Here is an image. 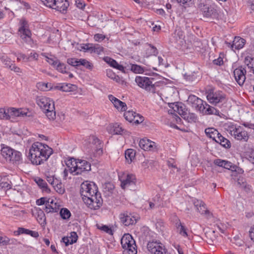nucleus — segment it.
Returning a JSON list of instances; mask_svg holds the SVG:
<instances>
[{
    "label": "nucleus",
    "instance_id": "nucleus-59",
    "mask_svg": "<svg viewBox=\"0 0 254 254\" xmlns=\"http://www.w3.org/2000/svg\"><path fill=\"white\" fill-rule=\"evenodd\" d=\"M47 201L46 197H41L36 200V204L38 205H42L44 204H46V203H47Z\"/></svg>",
    "mask_w": 254,
    "mask_h": 254
},
{
    "label": "nucleus",
    "instance_id": "nucleus-14",
    "mask_svg": "<svg viewBox=\"0 0 254 254\" xmlns=\"http://www.w3.org/2000/svg\"><path fill=\"white\" fill-rule=\"evenodd\" d=\"M208 101L212 104L216 105L219 103L224 102L225 101L226 95L221 91L214 92L210 90L207 95Z\"/></svg>",
    "mask_w": 254,
    "mask_h": 254
},
{
    "label": "nucleus",
    "instance_id": "nucleus-56",
    "mask_svg": "<svg viewBox=\"0 0 254 254\" xmlns=\"http://www.w3.org/2000/svg\"><path fill=\"white\" fill-rule=\"evenodd\" d=\"M69 238L71 239V243L76 242L78 238V236L75 232H71L70 233Z\"/></svg>",
    "mask_w": 254,
    "mask_h": 254
},
{
    "label": "nucleus",
    "instance_id": "nucleus-33",
    "mask_svg": "<svg viewBox=\"0 0 254 254\" xmlns=\"http://www.w3.org/2000/svg\"><path fill=\"white\" fill-rule=\"evenodd\" d=\"M236 166L233 165L232 163L228 161H226L224 162L223 168L228 170L232 171V174L231 175L233 179L236 180V178H234L236 176Z\"/></svg>",
    "mask_w": 254,
    "mask_h": 254
},
{
    "label": "nucleus",
    "instance_id": "nucleus-63",
    "mask_svg": "<svg viewBox=\"0 0 254 254\" xmlns=\"http://www.w3.org/2000/svg\"><path fill=\"white\" fill-rule=\"evenodd\" d=\"M105 38V36L101 34H96L94 36V39L97 41L103 40Z\"/></svg>",
    "mask_w": 254,
    "mask_h": 254
},
{
    "label": "nucleus",
    "instance_id": "nucleus-6",
    "mask_svg": "<svg viewBox=\"0 0 254 254\" xmlns=\"http://www.w3.org/2000/svg\"><path fill=\"white\" fill-rule=\"evenodd\" d=\"M154 79L145 76H137L135 79V81L137 85L147 92L155 93L157 83H153Z\"/></svg>",
    "mask_w": 254,
    "mask_h": 254
},
{
    "label": "nucleus",
    "instance_id": "nucleus-42",
    "mask_svg": "<svg viewBox=\"0 0 254 254\" xmlns=\"http://www.w3.org/2000/svg\"><path fill=\"white\" fill-rule=\"evenodd\" d=\"M56 69L59 71V72L61 73H66V67L65 65V64L63 63H62L59 61L57 64L56 65V67H55Z\"/></svg>",
    "mask_w": 254,
    "mask_h": 254
},
{
    "label": "nucleus",
    "instance_id": "nucleus-7",
    "mask_svg": "<svg viewBox=\"0 0 254 254\" xmlns=\"http://www.w3.org/2000/svg\"><path fill=\"white\" fill-rule=\"evenodd\" d=\"M71 168H73L72 172L75 173V175H80L82 173L89 172L91 170V165L87 161L84 160L71 159Z\"/></svg>",
    "mask_w": 254,
    "mask_h": 254
},
{
    "label": "nucleus",
    "instance_id": "nucleus-4",
    "mask_svg": "<svg viewBox=\"0 0 254 254\" xmlns=\"http://www.w3.org/2000/svg\"><path fill=\"white\" fill-rule=\"evenodd\" d=\"M1 154L7 161L12 164H19L22 160L21 152L8 146L1 148Z\"/></svg>",
    "mask_w": 254,
    "mask_h": 254
},
{
    "label": "nucleus",
    "instance_id": "nucleus-22",
    "mask_svg": "<svg viewBox=\"0 0 254 254\" xmlns=\"http://www.w3.org/2000/svg\"><path fill=\"white\" fill-rule=\"evenodd\" d=\"M169 107L171 108L174 112L178 113L180 115H185L186 113L185 108L182 103L177 102L171 103Z\"/></svg>",
    "mask_w": 254,
    "mask_h": 254
},
{
    "label": "nucleus",
    "instance_id": "nucleus-27",
    "mask_svg": "<svg viewBox=\"0 0 254 254\" xmlns=\"http://www.w3.org/2000/svg\"><path fill=\"white\" fill-rule=\"evenodd\" d=\"M56 88L64 92H70L75 90L76 86L70 83H63L57 86Z\"/></svg>",
    "mask_w": 254,
    "mask_h": 254
},
{
    "label": "nucleus",
    "instance_id": "nucleus-13",
    "mask_svg": "<svg viewBox=\"0 0 254 254\" xmlns=\"http://www.w3.org/2000/svg\"><path fill=\"white\" fill-rule=\"evenodd\" d=\"M198 7L204 17L207 18L214 17L218 15L217 10L211 5L200 3Z\"/></svg>",
    "mask_w": 254,
    "mask_h": 254
},
{
    "label": "nucleus",
    "instance_id": "nucleus-5",
    "mask_svg": "<svg viewBox=\"0 0 254 254\" xmlns=\"http://www.w3.org/2000/svg\"><path fill=\"white\" fill-rule=\"evenodd\" d=\"M121 244L124 249L123 254H136L135 242L131 235L125 234L121 239Z\"/></svg>",
    "mask_w": 254,
    "mask_h": 254
},
{
    "label": "nucleus",
    "instance_id": "nucleus-61",
    "mask_svg": "<svg viewBox=\"0 0 254 254\" xmlns=\"http://www.w3.org/2000/svg\"><path fill=\"white\" fill-rule=\"evenodd\" d=\"M11 70H13L16 73H21V69L18 66H16L15 64H12L10 67L9 68Z\"/></svg>",
    "mask_w": 254,
    "mask_h": 254
},
{
    "label": "nucleus",
    "instance_id": "nucleus-44",
    "mask_svg": "<svg viewBox=\"0 0 254 254\" xmlns=\"http://www.w3.org/2000/svg\"><path fill=\"white\" fill-rule=\"evenodd\" d=\"M131 70L136 73H141L144 72L143 67L137 64H132L131 65Z\"/></svg>",
    "mask_w": 254,
    "mask_h": 254
},
{
    "label": "nucleus",
    "instance_id": "nucleus-50",
    "mask_svg": "<svg viewBox=\"0 0 254 254\" xmlns=\"http://www.w3.org/2000/svg\"><path fill=\"white\" fill-rule=\"evenodd\" d=\"M42 2L47 7L53 8L55 6L57 0H41Z\"/></svg>",
    "mask_w": 254,
    "mask_h": 254
},
{
    "label": "nucleus",
    "instance_id": "nucleus-16",
    "mask_svg": "<svg viewBox=\"0 0 254 254\" xmlns=\"http://www.w3.org/2000/svg\"><path fill=\"white\" fill-rule=\"evenodd\" d=\"M246 70L242 66L239 67L234 70L235 79L238 84L242 86L246 80Z\"/></svg>",
    "mask_w": 254,
    "mask_h": 254
},
{
    "label": "nucleus",
    "instance_id": "nucleus-40",
    "mask_svg": "<svg viewBox=\"0 0 254 254\" xmlns=\"http://www.w3.org/2000/svg\"><path fill=\"white\" fill-rule=\"evenodd\" d=\"M8 112V109L0 108V120H9Z\"/></svg>",
    "mask_w": 254,
    "mask_h": 254
},
{
    "label": "nucleus",
    "instance_id": "nucleus-31",
    "mask_svg": "<svg viewBox=\"0 0 254 254\" xmlns=\"http://www.w3.org/2000/svg\"><path fill=\"white\" fill-rule=\"evenodd\" d=\"M92 143L95 145L94 149L99 155L102 153V145L101 141L97 137H93Z\"/></svg>",
    "mask_w": 254,
    "mask_h": 254
},
{
    "label": "nucleus",
    "instance_id": "nucleus-2",
    "mask_svg": "<svg viewBox=\"0 0 254 254\" xmlns=\"http://www.w3.org/2000/svg\"><path fill=\"white\" fill-rule=\"evenodd\" d=\"M36 103L49 120H54L56 118L54 103L50 98L43 96H37Z\"/></svg>",
    "mask_w": 254,
    "mask_h": 254
},
{
    "label": "nucleus",
    "instance_id": "nucleus-64",
    "mask_svg": "<svg viewBox=\"0 0 254 254\" xmlns=\"http://www.w3.org/2000/svg\"><path fill=\"white\" fill-rule=\"evenodd\" d=\"M63 242L65 244V246H67L69 244H72L74 243H71V239L69 237H64L62 239Z\"/></svg>",
    "mask_w": 254,
    "mask_h": 254
},
{
    "label": "nucleus",
    "instance_id": "nucleus-55",
    "mask_svg": "<svg viewBox=\"0 0 254 254\" xmlns=\"http://www.w3.org/2000/svg\"><path fill=\"white\" fill-rule=\"evenodd\" d=\"M22 60L24 62H28L30 61V57H27L24 54H19L17 57V61H19Z\"/></svg>",
    "mask_w": 254,
    "mask_h": 254
},
{
    "label": "nucleus",
    "instance_id": "nucleus-53",
    "mask_svg": "<svg viewBox=\"0 0 254 254\" xmlns=\"http://www.w3.org/2000/svg\"><path fill=\"white\" fill-rule=\"evenodd\" d=\"M248 160L253 163H254V149H251L247 154Z\"/></svg>",
    "mask_w": 254,
    "mask_h": 254
},
{
    "label": "nucleus",
    "instance_id": "nucleus-58",
    "mask_svg": "<svg viewBox=\"0 0 254 254\" xmlns=\"http://www.w3.org/2000/svg\"><path fill=\"white\" fill-rule=\"evenodd\" d=\"M100 229L101 230L106 232L108 234H113L112 229L110 228H109V227H108L107 226H106V225L102 226V227H101L100 228Z\"/></svg>",
    "mask_w": 254,
    "mask_h": 254
},
{
    "label": "nucleus",
    "instance_id": "nucleus-43",
    "mask_svg": "<svg viewBox=\"0 0 254 254\" xmlns=\"http://www.w3.org/2000/svg\"><path fill=\"white\" fill-rule=\"evenodd\" d=\"M79 62L80 65H82L88 69L91 70L93 68V64L85 59H81Z\"/></svg>",
    "mask_w": 254,
    "mask_h": 254
},
{
    "label": "nucleus",
    "instance_id": "nucleus-38",
    "mask_svg": "<svg viewBox=\"0 0 254 254\" xmlns=\"http://www.w3.org/2000/svg\"><path fill=\"white\" fill-rule=\"evenodd\" d=\"M37 220L41 224H46V217L44 212L42 210H39L37 213Z\"/></svg>",
    "mask_w": 254,
    "mask_h": 254
},
{
    "label": "nucleus",
    "instance_id": "nucleus-32",
    "mask_svg": "<svg viewBox=\"0 0 254 254\" xmlns=\"http://www.w3.org/2000/svg\"><path fill=\"white\" fill-rule=\"evenodd\" d=\"M216 142L220 143L223 147L226 148H230L231 146L230 141L222 136L221 134L217 136V139Z\"/></svg>",
    "mask_w": 254,
    "mask_h": 254
},
{
    "label": "nucleus",
    "instance_id": "nucleus-18",
    "mask_svg": "<svg viewBox=\"0 0 254 254\" xmlns=\"http://www.w3.org/2000/svg\"><path fill=\"white\" fill-rule=\"evenodd\" d=\"M140 147L144 150H153L156 148L155 143L149 139L143 138L139 142Z\"/></svg>",
    "mask_w": 254,
    "mask_h": 254
},
{
    "label": "nucleus",
    "instance_id": "nucleus-1",
    "mask_svg": "<svg viewBox=\"0 0 254 254\" xmlns=\"http://www.w3.org/2000/svg\"><path fill=\"white\" fill-rule=\"evenodd\" d=\"M53 153V149L48 145L36 142L29 149L28 157L33 164L38 165L46 161Z\"/></svg>",
    "mask_w": 254,
    "mask_h": 254
},
{
    "label": "nucleus",
    "instance_id": "nucleus-29",
    "mask_svg": "<svg viewBox=\"0 0 254 254\" xmlns=\"http://www.w3.org/2000/svg\"><path fill=\"white\" fill-rule=\"evenodd\" d=\"M176 227L177 228L179 233L184 237H187L188 234L185 227L182 224L180 220L175 216Z\"/></svg>",
    "mask_w": 254,
    "mask_h": 254
},
{
    "label": "nucleus",
    "instance_id": "nucleus-34",
    "mask_svg": "<svg viewBox=\"0 0 254 254\" xmlns=\"http://www.w3.org/2000/svg\"><path fill=\"white\" fill-rule=\"evenodd\" d=\"M58 208L56 207V203H53V201L52 200L50 202L48 200L46 203V206L45 211L47 213H54L58 212Z\"/></svg>",
    "mask_w": 254,
    "mask_h": 254
},
{
    "label": "nucleus",
    "instance_id": "nucleus-8",
    "mask_svg": "<svg viewBox=\"0 0 254 254\" xmlns=\"http://www.w3.org/2000/svg\"><path fill=\"white\" fill-rule=\"evenodd\" d=\"M20 26L18 29V35L26 43L31 44L32 43L31 32L29 29L27 21L24 19H21L19 22Z\"/></svg>",
    "mask_w": 254,
    "mask_h": 254
},
{
    "label": "nucleus",
    "instance_id": "nucleus-25",
    "mask_svg": "<svg viewBox=\"0 0 254 254\" xmlns=\"http://www.w3.org/2000/svg\"><path fill=\"white\" fill-rule=\"evenodd\" d=\"M246 40L240 37H235L231 45V48H234L237 50L241 49L244 46Z\"/></svg>",
    "mask_w": 254,
    "mask_h": 254
},
{
    "label": "nucleus",
    "instance_id": "nucleus-30",
    "mask_svg": "<svg viewBox=\"0 0 254 254\" xmlns=\"http://www.w3.org/2000/svg\"><path fill=\"white\" fill-rule=\"evenodd\" d=\"M105 60L111 66L117 68L123 72H125L124 67L122 65L119 64L115 60L109 57H106L105 59Z\"/></svg>",
    "mask_w": 254,
    "mask_h": 254
},
{
    "label": "nucleus",
    "instance_id": "nucleus-3",
    "mask_svg": "<svg viewBox=\"0 0 254 254\" xmlns=\"http://www.w3.org/2000/svg\"><path fill=\"white\" fill-rule=\"evenodd\" d=\"M224 128L231 136L237 140L247 141L249 139L248 132L240 126L232 123H227L224 125Z\"/></svg>",
    "mask_w": 254,
    "mask_h": 254
},
{
    "label": "nucleus",
    "instance_id": "nucleus-36",
    "mask_svg": "<svg viewBox=\"0 0 254 254\" xmlns=\"http://www.w3.org/2000/svg\"><path fill=\"white\" fill-rule=\"evenodd\" d=\"M135 156V151L132 149H128L125 151V158L129 164L134 159Z\"/></svg>",
    "mask_w": 254,
    "mask_h": 254
},
{
    "label": "nucleus",
    "instance_id": "nucleus-45",
    "mask_svg": "<svg viewBox=\"0 0 254 254\" xmlns=\"http://www.w3.org/2000/svg\"><path fill=\"white\" fill-rule=\"evenodd\" d=\"M114 133L116 134H122L124 132V129L120 125L116 124L113 126Z\"/></svg>",
    "mask_w": 254,
    "mask_h": 254
},
{
    "label": "nucleus",
    "instance_id": "nucleus-51",
    "mask_svg": "<svg viewBox=\"0 0 254 254\" xmlns=\"http://www.w3.org/2000/svg\"><path fill=\"white\" fill-rule=\"evenodd\" d=\"M67 63L73 66H77L80 65V62L79 60H78L77 59H76L75 58H70L68 59L67 60Z\"/></svg>",
    "mask_w": 254,
    "mask_h": 254
},
{
    "label": "nucleus",
    "instance_id": "nucleus-41",
    "mask_svg": "<svg viewBox=\"0 0 254 254\" xmlns=\"http://www.w3.org/2000/svg\"><path fill=\"white\" fill-rule=\"evenodd\" d=\"M60 215L63 219H68L71 216L69 210L66 208H63L60 210Z\"/></svg>",
    "mask_w": 254,
    "mask_h": 254
},
{
    "label": "nucleus",
    "instance_id": "nucleus-35",
    "mask_svg": "<svg viewBox=\"0 0 254 254\" xmlns=\"http://www.w3.org/2000/svg\"><path fill=\"white\" fill-rule=\"evenodd\" d=\"M237 179V185L239 187L244 189L247 191L250 190V187L247 185L245 179L241 176H239Z\"/></svg>",
    "mask_w": 254,
    "mask_h": 254
},
{
    "label": "nucleus",
    "instance_id": "nucleus-11",
    "mask_svg": "<svg viewBox=\"0 0 254 254\" xmlns=\"http://www.w3.org/2000/svg\"><path fill=\"white\" fill-rule=\"evenodd\" d=\"M147 248L152 254H166L167 252L164 245L159 241L153 240L149 242Z\"/></svg>",
    "mask_w": 254,
    "mask_h": 254
},
{
    "label": "nucleus",
    "instance_id": "nucleus-57",
    "mask_svg": "<svg viewBox=\"0 0 254 254\" xmlns=\"http://www.w3.org/2000/svg\"><path fill=\"white\" fill-rule=\"evenodd\" d=\"M11 188V186L7 182H2L0 183V189L9 190Z\"/></svg>",
    "mask_w": 254,
    "mask_h": 254
},
{
    "label": "nucleus",
    "instance_id": "nucleus-28",
    "mask_svg": "<svg viewBox=\"0 0 254 254\" xmlns=\"http://www.w3.org/2000/svg\"><path fill=\"white\" fill-rule=\"evenodd\" d=\"M201 113L206 115H219V112L215 108L209 106L208 104L205 102L204 109L201 111Z\"/></svg>",
    "mask_w": 254,
    "mask_h": 254
},
{
    "label": "nucleus",
    "instance_id": "nucleus-20",
    "mask_svg": "<svg viewBox=\"0 0 254 254\" xmlns=\"http://www.w3.org/2000/svg\"><path fill=\"white\" fill-rule=\"evenodd\" d=\"M108 98L116 108L118 110L120 109L121 111H125L126 110L127 105L125 103L120 101L112 95H109Z\"/></svg>",
    "mask_w": 254,
    "mask_h": 254
},
{
    "label": "nucleus",
    "instance_id": "nucleus-52",
    "mask_svg": "<svg viewBox=\"0 0 254 254\" xmlns=\"http://www.w3.org/2000/svg\"><path fill=\"white\" fill-rule=\"evenodd\" d=\"M10 240L6 236H0V245H7L9 243Z\"/></svg>",
    "mask_w": 254,
    "mask_h": 254
},
{
    "label": "nucleus",
    "instance_id": "nucleus-39",
    "mask_svg": "<svg viewBox=\"0 0 254 254\" xmlns=\"http://www.w3.org/2000/svg\"><path fill=\"white\" fill-rule=\"evenodd\" d=\"M205 237L207 238V242L208 244H211L216 240V236L215 235V231H209L205 233Z\"/></svg>",
    "mask_w": 254,
    "mask_h": 254
},
{
    "label": "nucleus",
    "instance_id": "nucleus-46",
    "mask_svg": "<svg viewBox=\"0 0 254 254\" xmlns=\"http://www.w3.org/2000/svg\"><path fill=\"white\" fill-rule=\"evenodd\" d=\"M54 190L59 194H63L65 192L64 185L62 183L61 181L58 185L55 187Z\"/></svg>",
    "mask_w": 254,
    "mask_h": 254
},
{
    "label": "nucleus",
    "instance_id": "nucleus-17",
    "mask_svg": "<svg viewBox=\"0 0 254 254\" xmlns=\"http://www.w3.org/2000/svg\"><path fill=\"white\" fill-rule=\"evenodd\" d=\"M120 218L122 223L126 226L133 225L136 222V219L131 214L128 215L127 213L121 214Z\"/></svg>",
    "mask_w": 254,
    "mask_h": 254
},
{
    "label": "nucleus",
    "instance_id": "nucleus-10",
    "mask_svg": "<svg viewBox=\"0 0 254 254\" xmlns=\"http://www.w3.org/2000/svg\"><path fill=\"white\" fill-rule=\"evenodd\" d=\"M80 192L82 199L98 193L97 186L94 183L85 182L81 184Z\"/></svg>",
    "mask_w": 254,
    "mask_h": 254
},
{
    "label": "nucleus",
    "instance_id": "nucleus-54",
    "mask_svg": "<svg viewBox=\"0 0 254 254\" xmlns=\"http://www.w3.org/2000/svg\"><path fill=\"white\" fill-rule=\"evenodd\" d=\"M46 61L47 62L50 64L51 65H53L54 67H56V65L58 63L59 60L57 59H54L52 58H50L47 57H46Z\"/></svg>",
    "mask_w": 254,
    "mask_h": 254
},
{
    "label": "nucleus",
    "instance_id": "nucleus-37",
    "mask_svg": "<svg viewBox=\"0 0 254 254\" xmlns=\"http://www.w3.org/2000/svg\"><path fill=\"white\" fill-rule=\"evenodd\" d=\"M35 181L38 186L40 188L42 189L43 190H45L48 192H50V190L49 189H48L47 184L44 180L41 178H38L35 179Z\"/></svg>",
    "mask_w": 254,
    "mask_h": 254
},
{
    "label": "nucleus",
    "instance_id": "nucleus-47",
    "mask_svg": "<svg viewBox=\"0 0 254 254\" xmlns=\"http://www.w3.org/2000/svg\"><path fill=\"white\" fill-rule=\"evenodd\" d=\"M173 37L175 38L176 42H177L179 40H182L184 38L183 32L179 29L176 30L174 33Z\"/></svg>",
    "mask_w": 254,
    "mask_h": 254
},
{
    "label": "nucleus",
    "instance_id": "nucleus-21",
    "mask_svg": "<svg viewBox=\"0 0 254 254\" xmlns=\"http://www.w3.org/2000/svg\"><path fill=\"white\" fill-rule=\"evenodd\" d=\"M68 6L69 2L67 0H57L55 6H53V9L64 13L66 11Z\"/></svg>",
    "mask_w": 254,
    "mask_h": 254
},
{
    "label": "nucleus",
    "instance_id": "nucleus-12",
    "mask_svg": "<svg viewBox=\"0 0 254 254\" xmlns=\"http://www.w3.org/2000/svg\"><path fill=\"white\" fill-rule=\"evenodd\" d=\"M199 68L196 65L190 66L184 74V78L189 81H197L200 78Z\"/></svg>",
    "mask_w": 254,
    "mask_h": 254
},
{
    "label": "nucleus",
    "instance_id": "nucleus-26",
    "mask_svg": "<svg viewBox=\"0 0 254 254\" xmlns=\"http://www.w3.org/2000/svg\"><path fill=\"white\" fill-rule=\"evenodd\" d=\"M205 133L207 137L212 138L216 142L217 139V136L221 134L214 128H207L205 129Z\"/></svg>",
    "mask_w": 254,
    "mask_h": 254
},
{
    "label": "nucleus",
    "instance_id": "nucleus-23",
    "mask_svg": "<svg viewBox=\"0 0 254 254\" xmlns=\"http://www.w3.org/2000/svg\"><path fill=\"white\" fill-rule=\"evenodd\" d=\"M136 179L134 175H127L126 178L122 181L121 187L124 189L131 185H134Z\"/></svg>",
    "mask_w": 254,
    "mask_h": 254
},
{
    "label": "nucleus",
    "instance_id": "nucleus-48",
    "mask_svg": "<svg viewBox=\"0 0 254 254\" xmlns=\"http://www.w3.org/2000/svg\"><path fill=\"white\" fill-rule=\"evenodd\" d=\"M197 210L201 214H209V211L207 209L205 204L203 202V204L197 208Z\"/></svg>",
    "mask_w": 254,
    "mask_h": 254
},
{
    "label": "nucleus",
    "instance_id": "nucleus-19",
    "mask_svg": "<svg viewBox=\"0 0 254 254\" xmlns=\"http://www.w3.org/2000/svg\"><path fill=\"white\" fill-rule=\"evenodd\" d=\"M9 120L12 121L15 117H24L27 116V113L22 111L21 109H15L14 108H8Z\"/></svg>",
    "mask_w": 254,
    "mask_h": 254
},
{
    "label": "nucleus",
    "instance_id": "nucleus-62",
    "mask_svg": "<svg viewBox=\"0 0 254 254\" xmlns=\"http://www.w3.org/2000/svg\"><path fill=\"white\" fill-rule=\"evenodd\" d=\"M75 3L77 7L80 9H83L85 6V3L81 0H76Z\"/></svg>",
    "mask_w": 254,
    "mask_h": 254
},
{
    "label": "nucleus",
    "instance_id": "nucleus-15",
    "mask_svg": "<svg viewBox=\"0 0 254 254\" xmlns=\"http://www.w3.org/2000/svg\"><path fill=\"white\" fill-rule=\"evenodd\" d=\"M188 102L191 106L200 112L204 109L205 102L201 99L193 95H190L189 96Z\"/></svg>",
    "mask_w": 254,
    "mask_h": 254
},
{
    "label": "nucleus",
    "instance_id": "nucleus-60",
    "mask_svg": "<svg viewBox=\"0 0 254 254\" xmlns=\"http://www.w3.org/2000/svg\"><path fill=\"white\" fill-rule=\"evenodd\" d=\"M225 161V160L217 159L214 160V163L218 166L223 167Z\"/></svg>",
    "mask_w": 254,
    "mask_h": 254
},
{
    "label": "nucleus",
    "instance_id": "nucleus-9",
    "mask_svg": "<svg viewBox=\"0 0 254 254\" xmlns=\"http://www.w3.org/2000/svg\"><path fill=\"white\" fill-rule=\"evenodd\" d=\"M87 206L91 209H99L102 205L103 200L100 193L91 195L83 199Z\"/></svg>",
    "mask_w": 254,
    "mask_h": 254
},
{
    "label": "nucleus",
    "instance_id": "nucleus-24",
    "mask_svg": "<svg viewBox=\"0 0 254 254\" xmlns=\"http://www.w3.org/2000/svg\"><path fill=\"white\" fill-rule=\"evenodd\" d=\"M135 112L132 111H128L124 113L125 118L127 121H128L129 122H133L135 124H139L142 122V120L141 118H139V120L135 119Z\"/></svg>",
    "mask_w": 254,
    "mask_h": 254
},
{
    "label": "nucleus",
    "instance_id": "nucleus-49",
    "mask_svg": "<svg viewBox=\"0 0 254 254\" xmlns=\"http://www.w3.org/2000/svg\"><path fill=\"white\" fill-rule=\"evenodd\" d=\"M103 47L98 44L92 45V52L100 54L103 51Z\"/></svg>",
    "mask_w": 254,
    "mask_h": 254
}]
</instances>
